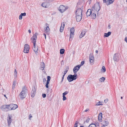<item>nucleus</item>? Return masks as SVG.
<instances>
[{
    "instance_id": "nucleus-2",
    "label": "nucleus",
    "mask_w": 127,
    "mask_h": 127,
    "mask_svg": "<svg viewBox=\"0 0 127 127\" xmlns=\"http://www.w3.org/2000/svg\"><path fill=\"white\" fill-rule=\"evenodd\" d=\"M77 74H75L73 75H69L67 77V80L69 82L72 81L77 79Z\"/></svg>"
},
{
    "instance_id": "nucleus-7",
    "label": "nucleus",
    "mask_w": 127,
    "mask_h": 127,
    "mask_svg": "<svg viewBox=\"0 0 127 127\" xmlns=\"http://www.w3.org/2000/svg\"><path fill=\"white\" fill-rule=\"evenodd\" d=\"M36 91L35 86H32L31 94V96L32 97H33L34 96L36 93Z\"/></svg>"
},
{
    "instance_id": "nucleus-56",
    "label": "nucleus",
    "mask_w": 127,
    "mask_h": 127,
    "mask_svg": "<svg viewBox=\"0 0 127 127\" xmlns=\"http://www.w3.org/2000/svg\"><path fill=\"white\" fill-rule=\"evenodd\" d=\"M29 119L31 120V119L30 118H32V116L31 115V114H30V115L29 116Z\"/></svg>"
},
{
    "instance_id": "nucleus-25",
    "label": "nucleus",
    "mask_w": 127,
    "mask_h": 127,
    "mask_svg": "<svg viewBox=\"0 0 127 127\" xmlns=\"http://www.w3.org/2000/svg\"><path fill=\"white\" fill-rule=\"evenodd\" d=\"M114 1V0H108L107 3V5H109L113 3Z\"/></svg>"
},
{
    "instance_id": "nucleus-41",
    "label": "nucleus",
    "mask_w": 127,
    "mask_h": 127,
    "mask_svg": "<svg viewBox=\"0 0 127 127\" xmlns=\"http://www.w3.org/2000/svg\"><path fill=\"white\" fill-rule=\"evenodd\" d=\"M64 29V28L60 27V31L61 32H63Z\"/></svg>"
},
{
    "instance_id": "nucleus-23",
    "label": "nucleus",
    "mask_w": 127,
    "mask_h": 127,
    "mask_svg": "<svg viewBox=\"0 0 127 127\" xmlns=\"http://www.w3.org/2000/svg\"><path fill=\"white\" fill-rule=\"evenodd\" d=\"M40 65V69L42 70H43L45 68V64L43 62H41Z\"/></svg>"
},
{
    "instance_id": "nucleus-30",
    "label": "nucleus",
    "mask_w": 127,
    "mask_h": 127,
    "mask_svg": "<svg viewBox=\"0 0 127 127\" xmlns=\"http://www.w3.org/2000/svg\"><path fill=\"white\" fill-rule=\"evenodd\" d=\"M105 78L104 77H102L100 78L99 79V81L100 82H102L105 80Z\"/></svg>"
},
{
    "instance_id": "nucleus-36",
    "label": "nucleus",
    "mask_w": 127,
    "mask_h": 127,
    "mask_svg": "<svg viewBox=\"0 0 127 127\" xmlns=\"http://www.w3.org/2000/svg\"><path fill=\"white\" fill-rule=\"evenodd\" d=\"M65 23L64 22H62L61 24V27L64 28Z\"/></svg>"
},
{
    "instance_id": "nucleus-37",
    "label": "nucleus",
    "mask_w": 127,
    "mask_h": 127,
    "mask_svg": "<svg viewBox=\"0 0 127 127\" xmlns=\"http://www.w3.org/2000/svg\"><path fill=\"white\" fill-rule=\"evenodd\" d=\"M69 92L68 91H66L63 93V95L65 96V95H67L68 93Z\"/></svg>"
},
{
    "instance_id": "nucleus-61",
    "label": "nucleus",
    "mask_w": 127,
    "mask_h": 127,
    "mask_svg": "<svg viewBox=\"0 0 127 127\" xmlns=\"http://www.w3.org/2000/svg\"><path fill=\"white\" fill-rule=\"evenodd\" d=\"M28 31L29 33H31V31L30 30H29Z\"/></svg>"
},
{
    "instance_id": "nucleus-34",
    "label": "nucleus",
    "mask_w": 127,
    "mask_h": 127,
    "mask_svg": "<svg viewBox=\"0 0 127 127\" xmlns=\"http://www.w3.org/2000/svg\"><path fill=\"white\" fill-rule=\"evenodd\" d=\"M89 127H96V126L94 124H92L90 125Z\"/></svg>"
},
{
    "instance_id": "nucleus-55",
    "label": "nucleus",
    "mask_w": 127,
    "mask_h": 127,
    "mask_svg": "<svg viewBox=\"0 0 127 127\" xmlns=\"http://www.w3.org/2000/svg\"><path fill=\"white\" fill-rule=\"evenodd\" d=\"M67 72L66 71H64V76H65V75L66 74V73Z\"/></svg>"
},
{
    "instance_id": "nucleus-4",
    "label": "nucleus",
    "mask_w": 127,
    "mask_h": 127,
    "mask_svg": "<svg viewBox=\"0 0 127 127\" xmlns=\"http://www.w3.org/2000/svg\"><path fill=\"white\" fill-rule=\"evenodd\" d=\"M94 9L95 10V11L97 12V14H98V11H99L100 9L99 2H96L94 5H93L92 8H93V9H94Z\"/></svg>"
},
{
    "instance_id": "nucleus-10",
    "label": "nucleus",
    "mask_w": 127,
    "mask_h": 127,
    "mask_svg": "<svg viewBox=\"0 0 127 127\" xmlns=\"http://www.w3.org/2000/svg\"><path fill=\"white\" fill-rule=\"evenodd\" d=\"M90 62V64L91 65H93L94 64V57L92 54H90L89 56Z\"/></svg>"
},
{
    "instance_id": "nucleus-28",
    "label": "nucleus",
    "mask_w": 127,
    "mask_h": 127,
    "mask_svg": "<svg viewBox=\"0 0 127 127\" xmlns=\"http://www.w3.org/2000/svg\"><path fill=\"white\" fill-rule=\"evenodd\" d=\"M74 27H72L70 29V33L74 34Z\"/></svg>"
},
{
    "instance_id": "nucleus-15",
    "label": "nucleus",
    "mask_w": 127,
    "mask_h": 127,
    "mask_svg": "<svg viewBox=\"0 0 127 127\" xmlns=\"http://www.w3.org/2000/svg\"><path fill=\"white\" fill-rule=\"evenodd\" d=\"M119 56L116 53L114 54L113 57V59L114 61L118 62L119 61Z\"/></svg>"
},
{
    "instance_id": "nucleus-60",
    "label": "nucleus",
    "mask_w": 127,
    "mask_h": 127,
    "mask_svg": "<svg viewBox=\"0 0 127 127\" xmlns=\"http://www.w3.org/2000/svg\"><path fill=\"white\" fill-rule=\"evenodd\" d=\"M108 29H110L111 27H110V26L109 25L108 26Z\"/></svg>"
},
{
    "instance_id": "nucleus-27",
    "label": "nucleus",
    "mask_w": 127,
    "mask_h": 127,
    "mask_svg": "<svg viewBox=\"0 0 127 127\" xmlns=\"http://www.w3.org/2000/svg\"><path fill=\"white\" fill-rule=\"evenodd\" d=\"M103 124L104 125L107 126L109 124V123L107 121H104L103 122Z\"/></svg>"
},
{
    "instance_id": "nucleus-20",
    "label": "nucleus",
    "mask_w": 127,
    "mask_h": 127,
    "mask_svg": "<svg viewBox=\"0 0 127 127\" xmlns=\"http://www.w3.org/2000/svg\"><path fill=\"white\" fill-rule=\"evenodd\" d=\"M86 32V31L85 30H83L82 31L81 33L79 36V37L80 38H81L85 34Z\"/></svg>"
},
{
    "instance_id": "nucleus-64",
    "label": "nucleus",
    "mask_w": 127,
    "mask_h": 127,
    "mask_svg": "<svg viewBox=\"0 0 127 127\" xmlns=\"http://www.w3.org/2000/svg\"><path fill=\"white\" fill-rule=\"evenodd\" d=\"M88 109H86L85 111V112H87L88 111Z\"/></svg>"
},
{
    "instance_id": "nucleus-17",
    "label": "nucleus",
    "mask_w": 127,
    "mask_h": 127,
    "mask_svg": "<svg viewBox=\"0 0 127 127\" xmlns=\"http://www.w3.org/2000/svg\"><path fill=\"white\" fill-rule=\"evenodd\" d=\"M80 68V66L78 65L75 67L73 69V71L74 74L76 73L79 70Z\"/></svg>"
},
{
    "instance_id": "nucleus-29",
    "label": "nucleus",
    "mask_w": 127,
    "mask_h": 127,
    "mask_svg": "<svg viewBox=\"0 0 127 127\" xmlns=\"http://www.w3.org/2000/svg\"><path fill=\"white\" fill-rule=\"evenodd\" d=\"M74 34L70 33L69 38V40H72V38H73L74 36Z\"/></svg>"
},
{
    "instance_id": "nucleus-53",
    "label": "nucleus",
    "mask_w": 127,
    "mask_h": 127,
    "mask_svg": "<svg viewBox=\"0 0 127 127\" xmlns=\"http://www.w3.org/2000/svg\"><path fill=\"white\" fill-rule=\"evenodd\" d=\"M92 0H88L87 1V2L89 4H90L91 3Z\"/></svg>"
},
{
    "instance_id": "nucleus-46",
    "label": "nucleus",
    "mask_w": 127,
    "mask_h": 127,
    "mask_svg": "<svg viewBox=\"0 0 127 127\" xmlns=\"http://www.w3.org/2000/svg\"><path fill=\"white\" fill-rule=\"evenodd\" d=\"M21 15L22 16H25L26 15V13H21Z\"/></svg>"
},
{
    "instance_id": "nucleus-50",
    "label": "nucleus",
    "mask_w": 127,
    "mask_h": 127,
    "mask_svg": "<svg viewBox=\"0 0 127 127\" xmlns=\"http://www.w3.org/2000/svg\"><path fill=\"white\" fill-rule=\"evenodd\" d=\"M22 18V16L21 15V14L19 16V19L20 20H21Z\"/></svg>"
},
{
    "instance_id": "nucleus-40",
    "label": "nucleus",
    "mask_w": 127,
    "mask_h": 127,
    "mask_svg": "<svg viewBox=\"0 0 127 127\" xmlns=\"http://www.w3.org/2000/svg\"><path fill=\"white\" fill-rule=\"evenodd\" d=\"M84 61H83L81 62L80 64L79 65V66H80V67L81 66H82L84 64Z\"/></svg>"
},
{
    "instance_id": "nucleus-9",
    "label": "nucleus",
    "mask_w": 127,
    "mask_h": 127,
    "mask_svg": "<svg viewBox=\"0 0 127 127\" xmlns=\"http://www.w3.org/2000/svg\"><path fill=\"white\" fill-rule=\"evenodd\" d=\"M19 96L21 99L24 98L26 96L25 91H22L19 95Z\"/></svg>"
},
{
    "instance_id": "nucleus-3",
    "label": "nucleus",
    "mask_w": 127,
    "mask_h": 127,
    "mask_svg": "<svg viewBox=\"0 0 127 127\" xmlns=\"http://www.w3.org/2000/svg\"><path fill=\"white\" fill-rule=\"evenodd\" d=\"M8 105L4 104L1 105L0 107L1 110L4 112H7L9 111Z\"/></svg>"
},
{
    "instance_id": "nucleus-54",
    "label": "nucleus",
    "mask_w": 127,
    "mask_h": 127,
    "mask_svg": "<svg viewBox=\"0 0 127 127\" xmlns=\"http://www.w3.org/2000/svg\"><path fill=\"white\" fill-rule=\"evenodd\" d=\"M125 41L127 43V37H125Z\"/></svg>"
},
{
    "instance_id": "nucleus-48",
    "label": "nucleus",
    "mask_w": 127,
    "mask_h": 127,
    "mask_svg": "<svg viewBox=\"0 0 127 127\" xmlns=\"http://www.w3.org/2000/svg\"><path fill=\"white\" fill-rule=\"evenodd\" d=\"M69 68V66H67L66 67V68L65 71H66L67 72Z\"/></svg>"
},
{
    "instance_id": "nucleus-22",
    "label": "nucleus",
    "mask_w": 127,
    "mask_h": 127,
    "mask_svg": "<svg viewBox=\"0 0 127 127\" xmlns=\"http://www.w3.org/2000/svg\"><path fill=\"white\" fill-rule=\"evenodd\" d=\"M102 114L101 112L100 113L98 117V119L99 121L101 122L102 121Z\"/></svg>"
},
{
    "instance_id": "nucleus-14",
    "label": "nucleus",
    "mask_w": 127,
    "mask_h": 127,
    "mask_svg": "<svg viewBox=\"0 0 127 127\" xmlns=\"http://www.w3.org/2000/svg\"><path fill=\"white\" fill-rule=\"evenodd\" d=\"M46 27L44 30L45 33L48 34L50 33V29L49 28V25L48 24L46 23Z\"/></svg>"
},
{
    "instance_id": "nucleus-62",
    "label": "nucleus",
    "mask_w": 127,
    "mask_h": 127,
    "mask_svg": "<svg viewBox=\"0 0 127 127\" xmlns=\"http://www.w3.org/2000/svg\"><path fill=\"white\" fill-rule=\"evenodd\" d=\"M95 52L96 53H98V51L97 50H96L95 51Z\"/></svg>"
},
{
    "instance_id": "nucleus-19",
    "label": "nucleus",
    "mask_w": 127,
    "mask_h": 127,
    "mask_svg": "<svg viewBox=\"0 0 127 127\" xmlns=\"http://www.w3.org/2000/svg\"><path fill=\"white\" fill-rule=\"evenodd\" d=\"M36 44H35L34 43H33V51L35 53V54L37 55V51L38 50V47L36 46Z\"/></svg>"
},
{
    "instance_id": "nucleus-26",
    "label": "nucleus",
    "mask_w": 127,
    "mask_h": 127,
    "mask_svg": "<svg viewBox=\"0 0 127 127\" xmlns=\"http://www.w3.org/2000/svg\"><path fill=\"white\" fill-rule=\"evenodd\" d=\"M47 2L46 1V2H45L42 3L41 4V6L45 8L47 7Z\"/></svg>"
},
{
    "instance_id": "nucleus-12",
    "label": "nucleus",
    "mask_w": 127,
    "mask_h": 127,
    "mask_svg": "<svg viewBox=\"0 0 127 127\" xmlns=\"http://www.w3.org/2000/svg\"><path fill=\"white\" fill-rule=\"evenodd\" d=\"M37 33H35V34H34L33 36L31 37V39L32 40V42L33 43V44L34 43L35 44H36V42L37 39V36L36 34Z\"/></svg>"
},
{
    "instance_id": "nucleus-32",
    "label": "nucleus",
    "mask_w": 127,
    "mask_h": 127,
    "mask_svg": "<svg viewBox=\"0 0 127 127\" xmlns=\"http://www.w3.org/2000/svg\"><path fill=\"white\" fill-rule=\"evenodd\" d=\"M105 71L106 69L105 67L104 66H102L101 69V71L103 72H104Z\"/></svg>"
},
{
    "instance_id": "nucleus-42",
    "label": "nucleus",
    "mask_w": 127,
    "mask_h": 127,
    "mask_svg": "<svg viewBox=\"0 0 127 127\" xmlns=\"http://www.w3.org/2000/svg\"><path fill=\"white\" fill-rule=\"evenodd\" d=\"M63 100L64 101L66 99V98L65 96L63 95Z\"/></svg>"
},
{
    "instance_id": "nucleus-18",
    "label": "nucleus",
    "mask_w": 127,
    "mask_h": 127,
    "mask_svg": "<svg viewBox=\"0 0 127 127\" xmlns=\"http://www.w3.org/2000/svg\"><path fill=\"white\" fill-rule=\"evenodd\" d=\"M76 19L77 22H80L82 18V15H76Z\"/></svg>"
},
{
    "instance_id": "nucleus-52",
    "label": "nucleus",
    "mask_w": 127,
    "mask_h": 127,
    "mask_svg": "<svg viewBox=\"0 0 127 127\" xmlns=\"http://www.w3.org/2000/svg\"><path fill=\"white\" fill-rule=\"evenodd\" d=\"M90 119L89 118H88L86 120V122L88 123L89 122Z\"/></svg>"
},
{
    "instance_id": "nucleus-8",
    "label": "nucleus",
    "mask_w": 127,
    "mask_h": 127,
    "mask_svg": "<svg viewBox=\"0 0 127 127\" xmlns=\"http://www.w3.org/2000/svg\"><path fill=\"white\" fill-rule=\"evenodd\" d=\"M12 118L11 115L9 114L8 117L7 118V122L8 124V126L9 127L11 125L12 122Z\"/></svg>"
},
{
    "instance_id": "nucleus-33",
    "label": "nucleus",
    "mask_w": 127,
    "mask_h": 127,
    "mask_svg": "<svg viewBox=\"0 0 127 127\" xmlns=\"http://www.w3.org/2000/svg\"><path fill=\"white\" fill-rule=\"evenodd\" d=\"M16 81H14L13 83V84L12 86V90H14L15 89V87L16 85Z\"/></svg>"
},
{
    "instance_id": "nucleus-5",
    "label": "nucleus",
    "mask_w": 127,
    "mask_h": 127,
    "mask_svg": "<svg viewBox=\"0 0 127 127\" xmlns=\"http://www.w3.org/2000/svg\"><path fill=\"white\" fill-rule=\"evenodd\" d=\"M68 9V7H65V6L63 5H61L58 8V10L60 12L63 13L65 11Z\"/></svg>"
},
{
    "instance_id": "nucleus-44",
    "label": "nucleus",
    "mask_w": 127,
    "mask_h": 127,
    "mask_svg": "<svg viewBox=\"0 0 127 127\" xmlns=\"http://www.w3.org/2000/svg\"><path fill=\"white\" fill-rule=\"evenodd\" d=\"M47 81H50V80L51 79L50 77L49 76H47Z\"/></svg>"
},
{
    "instance_id": "nucleus-63",
    "label": "nucleus",
    "mask_w": 127,
    "mask_h": 127,
    "mask_svg": "<svg viewBox=\"0 0 127 127\" xmlns=\"http://www.w3.org/2000/svg\"><path fill=\"white\" fill-rule=\"evenodd\" d=\"M105 126H105L104 125L102 124V126L101 127H105Z\"/></svg>"
},
{
    "instance_id": "nucleus-31",
    "label": "nucleus",
    "mask_w": 127,
    "mask_h": 127,
    "mask_svg": "<svg viewBox=\"0 0 127 127\" xmlns=\"http://www.w3.org/2000/svg\"><path fill=\"white\" fill-rule=\"evenodd\" d=\"M65 50L64 49H61L60 50V53L61 54H63Z\"/></svg>"
},
{
    "instance_id": "nucleus-38",
    "label": "nucleus",
    "mask_w": 127,
    "mask_h": 127,
    "mask_svg": "<svg viewBox=\"0 0 127 127\" xmlns=\"http://www.w3.org/2000/svg\"><path fill=\"white\" fill-rule=\"evenodd\" d=\"M27 90L26 87L25 86H24L23 88H22V91H25Z\"/></svg>"
},
{
    "instance_id": "nucleus-39",
    "label": "nucleus",
    "mask_w": 127,
    "mask_h": 127,
    "mask_svg": "<svg viewBox=\"0 0 127 127\" xmlns=\"http://www.w3.org/2000/svg\"><path fill=\"white\" fill-rule=\"evenodd\" d=\"M14 75L16 77H17V72L16 69H15L14 70Z\"/></svg>"
},
{
    "instance_id": "nucleus-24",
    "label": "nucleus",
    "mask_w": 127,
    "mask_h": 127,
    "mask_svg": "<svg viewBox=\"0 0 127 127\" xmlns=\"http://www.w3.org/2000/svg\"><path fill=\"white\" fill-rule=\"evenodd\" d=\"M111 32H109L107 33H105L104 36L107 37L111 35Z\"/></svg>"
},
{
    "instance_id": "nucleus-16",
    "label": "nucleus",
    "mask_w": 127,
    "mask_h": 127,
    "mask_svg": "<svg viewBox=\"0 0 127 127\" xmlns=\"http://www.w3.org/2000/svg\"><path fill=\"white\" fill-rule=\"evenodd\" d=\"M94 11V9H92V10L90 9H88L86 13V15L87 16H90L92 12H93Z\"/></svg>"
},
{
    "instance_id": "nucleus-49",
    "label": "nucleus",
    "mask_w": 127,
    "mask_h": 127,
    "mask_svg": "<svg viewBox=\"0 0 127 127\" xmlns=\"http://www.w3.org/2000/svg\"><path fill=\"white\" fill-rule=\"evenodd\" d=\"M100 103V102L99 101L98 103H97V104H96V105H97L99 106V105H102V104H99V103Z\"/></svg>"
},
{
    "instance_id": "nucleus-58",
    "label": "nucleus",
    "mask_w": 127,
    "mask_h": 127,
    "mask_svg": "<svg viewBox=\"0 0 127 127\" xmlns=\"http://www.w3.org/2000/svg\"><path fill=\"white\" fill-rule=\"evenodd\" d=\"M96 125V126H99V124L97 123H96V124H95Z\"/></svg>"
},
{
    "instance_id": "nucleus-21",
    "label": "nucleus",
    "mask_w": 127,
    "mask_h": 127,
    "mask_svg": "<svg viewBox=\"0 0 127 127\" xmlns=\"http://www.w3.org/2000/svg\"><path fill=\"white\" fill-rule=\"evenodd\" d=\"M95 11L94 10L93 12H92V13L91 14L90 16L93 19H95L96 17V14H95Z\"/></svg>"
},
{
    "instance_id": "nucleus-47",
    "label": "nucleus",
    "mask_w": 127,
    "mask_h": 127,
    "mask_svg": "<svg viewBox=\"0 0 127 127\" xmlns=\"http://www.w3.org/2000/svg\"><path fill=\"white\" fill-rule=\"evenodd\" d=\"M42 96L43 98H45L46 96V95L45 94H42Z\"/></svg>"
},
{
    "instance_id": "nucleus-35",
    "label": "nucleus",
    "mask_w": 127,
    "mask_h": 127,
    "mask_svg": "<svg viewBox=\"0 0 127 127\" xmlns=\"http://www.w3.org/2000/svg\"><path fill=\"white\" fill-rule=\"evenodd\" d=\"M50 81H47L46 84L45 85L46 87L47 88H48L49 87L48 84H49Z\"/></svg>"
},
{
    "instance_id": "nucleus-13",
    "label": "nucleus",
    "mask_w": 127,
    "mask_h": 127,
    "mask_svg": "<svg viewBox=\"0 0 127 127\" xmlns=\"http://www.w3.org/2000/svg\"><path fill=\"white\" fill-rule=\"evenodd\" d=\"M76 15H82V12L83 10V9H77L76 8Z\"/></svg>"
},
{
    "instance_id": "nucleus-6",
    "label": "nucleus",
    "mask_w": 127,
    "mask_h": 127,
    "mask_svg": "<svg viewBox=\"0 0 127 127\" xmlns=\"http://www.w3.org/2000/svg\"><path fill=\"white\" fill-rule=\"evenodd\" d=\"M9 110H14L18 107V106L16 104H10L8 105Z\"/></svg>"
},
{
    "instance_id": "nucleus-59",
    "label": "nucleus",
    "mask_w": 127,
    "mask_h": 127,
    "mask_svg": "<svg viewBox=\"0 0 127 127\" xmlns=\"http://www.w3.org/2000/svg\"><path fill=\"white\" fill-rule=\"evenodd\" d=\"M103 0V2L104 3H106L107 2V0Z\"/></svg>"
},
{
    "instance_id": "nucleus-11",
    "label": "nucleus",
    "mask_w": 127,
    "mask_h": 127,
    "mask_svg": "<svg viewBox=\"0 0 127 127\" xmlns=\"http://www.w3.org/2000/svg\"><path fill=\"white\" fill-rule=\"evenodd\" d=\"M29 49V45L27 44H26L24 46L23 52L25 53H28Z\"/></svg>"
},
{
    "instance_id": "nucleus-51",
    "label": "nucleus",
    "mask_w": 127,
    "mask_h": 127,
    "mask_svg": "<svg viewBox=\"0 0 127 127\" xmlns=\"http://www.w3.org/2000/svg\"><path fill=\"white\" fill-rule=\"evenodd\" d=\"M108 101V99L107 98L106 99L104 100V102L105 103H106Z\"/></svg>"
},
{
    "instance_id": "nucleus-43",
    "label": "nucleus",
    "mask_w": 127,
    "mask_h": 127,
    "mask_svg": "<svg viewBox=\"0 0 127 127\" xmlns=\"http://www.w3.org/2000/svg\"><path fill=\"white\" fill-rule=\"evenodd\" d=\"M78 123V121H77L76 122V123L74 125V127H77V124Z\"/></svg>"
},
{
    "instance_id": "nucleus-45",
    "label": "nucleus",
    "mask_w": 127,
    "mask_h": 127,
    "mask_svg": "<svg viewBox=\"0 0 127 127\" xmlns=\"http://www.w3.org/2000/svg\"><path fill=\"white\" fill-rule=\"evenodd\" d=\"M64 75H63L62 77V80L61 81V82H60V83H62L63 80H64Z\"/></svg>"
},
{
    "instance_id": "nucleus-57",
    "label": "nucleus",
    "mask_w": 127,
    "mask_h": 127,
    "mask_svg": "<svg viewBox=\"0 0 127 127\" xmlns=\"http://www.w3.org/2000/svg\"><path fill=\"white\" fill-rule=\"evenodd\" d=\"M43 35H44V36L45 37V39H46V34H45L44 33L43 34Z\"/></svg>"
},
{
    "instance_id": "nucleus-1",
    "label": "nucleus",
    "mask_w": 127,
    "mask_h": 127,
    "mask_svg": "<svg viewBox=\"0 0 127 127\" xmlns=\"http://www.w3.org/2000/svg\"><path fill=\"white\" fill-rule=\"evenodd\" d=\"M85 1L84 0H79L77 3L76 8L83 9L84 6Z\"/></svg>"
}]
</instances>
